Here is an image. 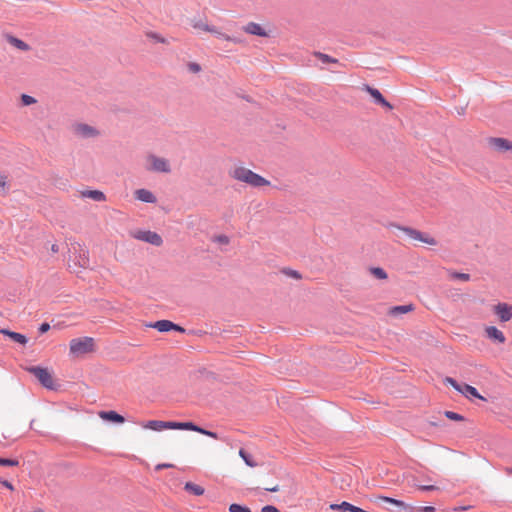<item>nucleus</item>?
<instances>
[{"label": "nucleus", "mask_w": 512, "mask_h": 512, "mask_svg": "<svg viewBox=\"0 0 512 512\" xmlns=\"http://www.w3.org/2000/svg\"><path fill=\"white\" fill-rule=\"evenodd\" d=\"M451 277L454 279H459L461 281H469L470 275L466 273H452Z\"/></svg>", "instance_id": "37"}, {"label": "nucleus", "mask_w": 512, "mask_h": 512, "mask_svg": "<svg viewBox=\"0 0 512 512\" xmlns=\"http://www.w3.org/2000/svg\"><path fill=\"white\" fill-rule=\"evenodd\" d=\"M149 327L155 328L159 332H168V331H171V330H176V331H179V332H184L185 331L182 327L174 324L173 322H171L169 320H159V321H156V322L150 324Z\"/></svg>", "instance_id": "13"}, {"label": "nucleus", "mask_w": 512, "mask_h": 512, "mask_svg": "<svg viewBox=\"0 0 512 512\" xmlns=\"http://www.w3.org/2000/svg\"><path fill=\"white\" fill-rule=\"evenodd\" d=\"M145 169L149 172L170 173L171 166L167 159L155 154H148L145 158Z\"/></svg>", "instance_id": "5"}, {"label": "nucleus", "mask_w": 512, "mask_h": 512, "mask_svg": "<svg viewBox=\"0 0 512 512\" xmlns=\"http://www.w3.org/2000/svg\"><path fill=\"white\" fill-rule=\"evenodd\" d=\"M369 271L377 279L386 280L388 278V275H387L386 271L383 268L372 267V268H370Z\"/></svg>", "instance_id": "25"}, {"label": "nucleus", "mask_w": 512, "mask_h": 512, "mask_svg": "<svg viewBox=\"0 0 512 512\" xmlns=\"http://www.w3.org/2000/svg\"><path fill=\"white\" fill-rule=\"evenodd\" d=\"M378 499L381 501H384L386 503L393 504L407 512H417V506H414L412 504H407L401 500H397V499L386 497V496H380V497H378Z\"/></svg>", "instance_id": "17"}, {"label": "nucleus", "mask_w": 512, "mask_h": 512, "mask_svg": "<svg viewBox=\"0 0 512 512\" xmlns=\"http://www.w3.org/2000/svg\"><path fill=\"white\" fill-rule=\"evenodd\" d=\"M0 333L10 337L12 340L19 344L25 345L27 343V338L23 334L13 332L7 329H0Z\"/></svg>", "instance_id": "20"}, {"label": "nucleus", "mask_w": 512, "mask_h": 512, "mask_svg": "<svg viewBox=\"0 0 512 512\" xmlns=\"http://www.w3.org/2000/svg\"><path fill=\"white\" fill-rule=\"evenodd\" d=\"M485 335L491 341L503 344L506 341L504 333L495 326H487L484 329Z\"/></svg>", "instance_id": "15"}, {"label": "nucleus", "mask_w": 512, "mask_h": 512, "mask_svg": "<svg viewBox=\"0 0 512 512\" xmlns=\"http://www.w3.org/2000/svg\"><path fill=\"white\" fill-rule=\"evenodd\" d=\"M146 37L156 43H162V44L167 43V40L163 36H161L160 34H158L156 32L149 31L146 33Z\"/></svg>", "instance_id": "27"}, {"label": "nucleus", "mask_w": 512, "mask_h": 512, "mask_svg": "<svg viewBox=\"0 0 512 512\" xmlns=\"http://www.w3.org/2000/svg\"><path fill=\"white\" fill-rule=\"evenodd\" d=\"M185 490H187L197 496L202 495L204 493V489L201 486L196 485L192 482H187L185 484Z\"/></svg>", "instance_id": "24"}, {"label": "nucleus", "mask_w": 512, "mask_h": 512, "mask_svg": "<svg viewBox=\"0 0 512 512\" xmlns=\"http://www.w3.org/2000/svg\"><path fill=\"white\" fill-rule=\"evenodd\" d=\"M95 350V342L91 337L75 338L70 341L69 351L73 357H82Z\"/></svg>", "instance_id": "4"}, {"label": "nucleus", "mask_w": 512, "mask_h": 512, "mask_svg": "<svg viewBox=\"0 0 512 512\" xmlns=\"http://www.w3.org/2000/svg\"><path fill=\"white\" fill-rule=\"evenodd\" d=\"M79 267L80 268H87L89 266V258H88V253L87 251H83L82 254H80L79 256Z\"/></svg>", "instance_id": "29"}, {"label": "nucleus", "mask_w": 512, "mask_h": 512, "mask_svg": "<svg viewBox=\"0 0 512 512\" xmlns=\"http://www.w3.org/2000/svg\"><path fill=\"white\" fill-rule=\"evenodd\" d=\"M444 382L446 384L451 385L456 391H458L459 393H461L463 396H465L468 399H471L474 397V398H478L481 400H485V398L478 393L476 388H474L471 385H468L465 383L460 384L455 379H453L451 377H446Z\"/></svg>", "instance_id": "6"}, {"label": "nucleus", "mask_w": 512, "mask_h": 512, "mask_svg": "<svg viewBox=\"0 0 512 512\" xmlns=\"http://www.w3.org/2000/svg\"><path fill=\"white\" fill-rule=\"evenodd\" d=\"M494 313L501 322H507L512 318V305L502 302L493 307Z\"/></svg>", "instance_id": "12"}, {"label": "nucleus", "mask_w": 512, "mask_h": 512, "mask_svg": "<svg viewBox=\"0 0 512 512\" xmlns=\"http://www.w3.org/2000/svg\"><path fill=\"white\" fill-rule=\"evenodd\" d=\"M81 194L85 198H90V199H92L94 201H98V202H102V201L106 200L104 193L99 190H87V191H83Z\"/></svg>", "instance_id": "22"}, {"label": "nucleus", "mask_w": 512, "mask_h": 512, "mask_svg": "<svg viewBox=\"0 0 512 512\" xmlns=\"http://www.w3.org/2000/svg\"><path fill=\"white\" fill-rule=\"evenodd\" d=\"M315 56L323 63H338L337 59L321 52L315 53Z\"/></svg>", "instance_id": "28"}, {"label": "nucleus", "mask_w": 512, "mask_h": 512, "mask_svg": "<svg viewBox=\"0 0 512 512\" xmlns=\"http://www.w3.org/2000/svg\"><path fill=\"white\" fill-rule=\"evenodd\" d=\"M50 252H51L52 254H56V253H58V252H59V246H58V244L53 243V244L51 245V247H50Z\"/></svg>", "instance_id": "44"}, {"label": "nucleus", "mask_w": 512, "mask_h": 512, "mask_svg": "<svg viewBox=\"0 0 512 512\" xmlns=\"http://www.w3.org/2000/svg\"><path fill=\"white\" fill-rule=\"evenodd\" d=\"M418 488L422 491H434L437 489V487L434 485H421L418 486Z\"/></svg>", "instance_id": "40"}, {"label": "nucleus", "mask_w": 512, "mask_h": 512, "mask_svg": "<svg viewBox=\"0 0 512 512\" xmlns=\"http://www.w3.org/2000/svg\"><path fill=\"white\" fill-rule=\"evenodd\" d=\"M364 90L371 95V97L377 104L387 108L388 110L393 109V106L388 101H386V99L383 97V95L378 89L365 85Z\"/></svg>", "instance_id": "14"}, {"label": "nucleus", "mask_w": 512, "mask_h": 512, "mask_svg": "<svg viewBox=\"0 0 512 512\" xmlns=\"http://www.w3.org/2000/svg\"><path fill=\"white\" fill-rule=\"evenodd\" d=\"M445 415L448 419L454 420V421H462L464 419L462 415H460L456 412H452V411H446Z\"/></svg>", "instance_id": "35"}, {"label": "nucleus", "mask_w": 512, "mask_h": 512, "mask_svg": "<svg viewBox=\"0 0 512 512\" xmlns=\"http://www.w3.org/2000/svg\"><path fill=\"white\" fill-rule=\"evenodd\" d=\"M18 464L17 460L0 458V465L2 466H17Z\"/></svg>", "instance_id": "36"}, {"label": "nucleus", "mask_w": 512, "mask_h": 512, "mask_svg": "<svg viewBox=\"0 0 512 512\" xmlns=\"http://www.w3.org/2000/svg\"><path fill=\"white\" fill-rule=\"evenodd\" d=\"M267 491H270V492H276L278 491V486H274V487H271V488H266Z\"/></svg>", "instance_id": "46"}, {"label": "nucleus", "mask_w": 512, "mask_h": 512, "mask_svg": "<svg viewBox=\"0 0 512 512\" xmlns=\"http://www.w3.org/2000/svg\"><path fill=\"white\" fill-rule=\"evenodd\" d=\"M9 43L22 51H28L30 49L27 43L15 37H9Z\"/></svg>", "instance_id": "23"}, {"label": "nucleus", "mask_w": 512, "mask_h": 512, "mask_svg": "<svg viewBox=\"0 0 512 512\" xmlns=\"http://www.w3.org/2000/svg\"><path fill=\"white\" fill-rule=\"evenodd\" d=\"M190 68L194 72H199L200 71V66L198 64H191Z\"/></svg>", "instance_id": "45"}, {"label": "nucleus", "mask_w": 512, "mask_h": 512, "mask_svg": "<svg viewBox=\"0 0 512 512\" xmlns=\"http://www.w3.org/2000/svg\"><path fill=\"white\" fill-rule=\"evenodd\" d=\"M229 176L236 181L245 183L255 188L270 185V181L241 165L232 167L229 170Z\"/></svg>", "instance_id": "2"}, {"label": "nucleus", "mask_w": 512, "mask_h": 512, "mask_svg": "<svg viewBox=\"0 0 512 512\" xmlns=\"http://www.w3.org/2000/svg\"><path fill=\"white\" fill-rule=\"evenodd\" d=\"M505 471H506V473H507V474L512 475V468L507 467V468L505 469Z\"/></svg>", "instance_id": "47"}, {"label": "nucleus", "mask_w": 512, "mask_h": 512, "mask_svg": "<svg viewBox=\"0 0 512 512\" xmlns=\"http://www.w3.org/2000/svg\"><path fill=\"white\" fill-rule=\"evenodd\" d=\"M261 512H280L275 506L267 505L261 509Z\"/></svg>", "instance_id": "39"}, {"label": "nucleus", "mask_w": 512, "mask_h": 512, "mask_svg": "<svg viewBox=\"0 0 512 512\" xmlns=\"http://www.w3.org/2000/svg\"><path fill=\"white\" fill-rule=\"evenodd\" d=\"M243 31L250 35H256L260 37H268L269 34L265 30V28L255 22H248L245 26H243Z\"/></svg>", "instance_id": "16"}, {"label": "nucleus", "mask_w": 512, "mask_h": 512, "mask_svg": "<svg viewBox=\"0 0 512 512\" xmlns=\"http://www.w3.org/2000/svg\"><path fill=\"white\" fill-rule=\"evenodd\" d=\"M134 196L137 200L144 202V203H156L157 198L156 196L147 189H137L134 192Z\"/></svg>", "instance_id": "18"}, {"label": "nucleus", "mask_w": 512, "mask_h": 512, "mask_svg": "<svg viewBox=\"0 0 512 512\" xmlns=\"http://www.w3.org/2000/svg\"><path fill=\"white\" fill-rule=\"evenodd\" d=\"M190 25L194 30H196L198 32L209 33L223 41L231 42L234 44H240L242 42L239 38L233 37L223 31H221L220 28L209 24V22L205 16L204 17H194V18L190 19Z\"/></svg>", "instance_id": "3"}, {"label": "nucleus", "mask_w": 512, "mask_h": 512, "mask_svg": "<svg viewBox=\"0 0 512 512\" xmlns=\"http://www.w3.org/2000/svg\"><path fill=\"white\" fill-rule=\"evenodd\" d=\"M99 417L105 421H110L114 423H124L125 419L122 415L118 414L115 411H100Z\"/></svg>", "instance_id": "19"}, {"label": "nucleus", "mask_w": 512, "mask_h": 512, "mask_svg": "<svg viewBox=\"0 0 512 512\" xmlns=\"http://www.w3.org/2000/svg\"><path fill=\"white\" fill-rule=\"evenodd\" d=\"M239 456L244 460L246 465L249 467H256L258 464L253 460L252 456L246 453L245 450L240 449L239 450Z\"/></svg>", "instance_id": "26"}, {"label": "nucleus", "mask_w": 512, "mask_h": 512, "mask_svg": "<svg viewBox=\"0 0 512 512\" xmlns=\"http://www.w3.org/2000/svg\"><path fill=\"white\" fill-rule=\"evenodd\" d=\"M213 241L220 245H228L230 242L229 237L223 234L215 236Z\"/></svg>", "instance_id": "34"}, {"label": "nucleus", "mask_w": 512, "mask_h": 512, "mask_svg": "<svg viewBox=\"0 0 512 512\" xmlns=\"http://www.w3.org/2000/svg\"><path fill=\"white\" fill-rule=\"evenodd\" d=\"M28 371L33 374L44 387L48 389L54 388L53 376L47 368L35 366L28 368Z\"/></svg>", "instance_id": "7"}, {"label": "nucleus", "mask_w": 512, "mask_h": 512, "mask_svg": "<svg viewBox=\"0 0 512 512\" xmlns=\"http://www.w3.org/2000/svg\"><path fill=\"white\" fill-rule=\"evenodd\" d=\"M229 511L230 512H251V510L248 507L242 506V505L236 504V503L231 504L229 506Z\"/></svg>", "instance_id": "31"}, {"label": "nucleus", "mask_w": 512, "mask_h": 512, "mask_svg": "<svg viewBox=\"0 0 512 512\" xmlns=\"http://www.w3.org/2000/svg\"><path fill=\"white\" fill-rule=\"evenodd\" d=\"M50 329V325L48 323H42L39 327L40 333H46Z\"/></svg>", "instance_id": "41"}, {"label": "nucleus", "mask_w": 512, "mask_h": 512, "mask_svg": "<svg viewBox=\"0 0 512 512\" xmlns=\"http://www.w3.org/2000/svg\"><path fill=\"white\" fill-rule=\"evenodd\" d=\"M34 512H44V511H43V510H36V511H34Z\"/></svg>", "instance_id": "48"}, {"label": "nucleus", "mask_w": 512, "mask_h": 512, "mask_svg": "<svg viewBox=\"0 0 512 512\" xmlns=\"http://www.w3.org/2000/svg\"><path fill=\"white\" fill-rule=\"evenodd\" d=\"M488 147L498 153L512 151V142L501 137H491L487 140Z\"/></svg>", "instance_id": "9"}, {"label": "nucleus", "mask_w": 512, "mask_h": 512, "mask_svg": "<svg viewBox=\"0 0 512 512\" xmlns=\"http://www.w3.org/2000/svg\"><path fill=\"white\" fill-rule=\"evenodd\" d=\"M73 133L81 138H94L99 135V131L86 123H77L73 125Z\"/></svg>", "instance_id": "11"}, {"label": "nucleus", "mask_w": 512, "mask_h": 512, "mask_svg": "<svg viewBox=\"0 0 512 512\" xmlns=\"http://www.w3.org/2000/svg\"><path fill=\"white\" fill-rule=\"evenodd\" d=\"M0 482H1V484H2L4 487H6V488H8V489H10V490H14L13 485H12L9 481H7V480H1Z\"/></svg>", "instance_id": "43"}, {"label": "nucleus", "mask_w": 512, "mask_h": 512, "mask_svg": "<svg viewBox=\"0 0 512 512\" xmlns=\"http://www.w3.org/2000/svg\"><path fill=\"white\" fill-rule=\"evenodd\" d=\"M144 429H150L153 431H162L165 429H176V430H189L200 433L202 435L217 439L218 435L215 432L205 430L192 422H173V421H160L150 420L142 424Z\"/></svg>", "instance_id": "1"}, {"label": "nucleus", "mask_w": 512, "mask_h": 512, "mask_svg": "<svg viewBox=\"0 0 512 512\" xmlns=\"http://www.w3.org/2000/svg\"><path fill=\"white\" fill-rule=\"evenodd\" d=\"M435 508L433 506H420L417 507V512H434Z\"/></svg>", "instance_id": "38"}, {"label": "nucleus", "mask_w": 512, "mask_h": 512, "mask_svg": "<svg viewBox=\"0 0 512 512\" xmlns=\"http://www.w3.org/2000/svg\"><path fill=\"white\" fill-rule=\"evenodd\" d=\"M282 272L288 276V277H291L293 279H296V280H300L302 278L301 274L296 271V270H292V269H283Z\"/></svg>", "instance_id": "32"}, {"label": "nucleus", "mask_w": 512, "mask_h": 512, "mask_svg": "<svg viewBox=\"0 0 512 512\" xmlns=\"http://www.w3.org/2000/svg\"><path fill=\"white\" fill-rule=\"evenodd\" d=\"M399 229L402 230L409 238L415 241H419L430 246H435L438 243L434 237L430 236L429 234L422 233L419 230L409 227H400Z\"/></svg>", "instance_id": "8"}, {"label": "nucleus", "mask_w": 512, "mask_h": 512, "mask_svg": "<svg viewBox=\"0 0 512 512\" xmlns=\"http://www.w3.org/2000/svg\"><path fill=\"white\" fill-rule=\"evenodd\" d=\"M21 101L24 106H29L37 102V100L34 97L27 94L21 95Z\"/></svg>", "instance_id": "33"}, {"label": "nucleus", "mask_w": 512, "mask_h": 512, "mask_svg": "<svg viewBox=\"0 0 512 512\" xmlns=\"http://www.w3.org/2000/svg\"><path fill=\"white\" fill-rule=\"evenodd\" d=\"M414 310V306L412 304L394 306L389 309V315L398 316L400 314H406Z\"/></svg>", "instance_id": "21"}, {"label": "nucleus", "mask_w": 512, "mask_h": 512, "mask_svg": "<svg viewBox=\"0 0 512 512\" xmlns=\"http://www.w3.org/2000/svg\"><path fill=\"white\" fill-rule=\"evenodd\" d=\"M173 467V464H170V463H163V464H158L156 466V469L157 470H161V469H166V468H172Z\"/></svg>", "instance_id": "42"}, {"label": "nucleus", "mask_w": 512, "mask_h": 512, "mask_svg": "<svg viewBox=\"0 0 512 512\" xmlns=\"http://www.w3.org/2000/svg\"><path fill=\"white\" fill-rule=\"evenodd\" d=\"M133 236L137 240L150 243L154 246H161L163 243L162 237L158 233L150 230H139L135 232Z\"/></svg>", "instance_id": "10"}, {"label": "nucleus", "mask_w": 512, "mask_h": 512, "mask_svg": "<svg viewBox=\"0 0 512 512\" xmlns=\"http://www.w3.org/2000/svg\"><path fill=\"white\" fill-rule=\"evenodd\" d=\"M7 190V176L0 173V195L6 194Z\"/></svg>", "instance_id": "30"}]
</instances>
